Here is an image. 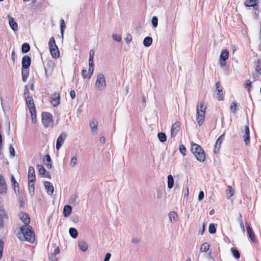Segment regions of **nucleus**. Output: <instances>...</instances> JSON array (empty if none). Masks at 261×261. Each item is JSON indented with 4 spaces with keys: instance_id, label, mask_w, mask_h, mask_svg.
<instances>
[{
    "instance_id": "nucleus-27",
    "label": "nucleus",
    "mask_w": 261,
    "mask_h": 261,
    "mask_svg": "<svg viewBox=\"0 0 261 261\" xmlns=\"http://www.w3.org/2000/svg\"><path fill=\"white\" fill-rule=\"evenodd\" d=\"M9 24L12 28V29L14 31H16L18 29L17 23L15 22L14 18L13 17H9Z\"/></svg>"
},
{
    "instance_id": "nucleus-63",
    "label": "nucleus",
    "mask_w": 261,
    "mask_h": 261,
    "mask_svg": "<svg viewBox=\"0 0 261 261\" xmlns=\"http://www.w3.org/2000/svg\"><path fill=\"white\" fill-rule=\"evenodd\" d=\"M59 252H60V249H59V247H57V248L55 249L54 252V254H55V255H56V254H57L59 253Z\"/></svg>"
},
{
    "instance_id": "nucleus-26",
    "label": "nucleus",
    "mask_w": 261,
    "mask_h": 261,
    "mask_svg": "<svg viewBox=\"0 0 261 261\" xmlns=\"http://www.w3.org/2000/svg\"><path fill=\"white\" fill-rule=\"evenodd\" d=\"M8 218L7 214L4 212H1L0 213V225L3 226L4 222L6 221Z\"/></svg>"
},
{
    "instance_id": "nucleus-7",
    "label": "nucleus",
    "mask_w": 261,
    "mask_h": 261,
    "mask_svg": "<svg viewBox=\"0 0 261 261\" xmlns=\"http://www.w3.org/2000/svg\"><path fill=\"white\" fill-rule=\"evenodd\" d=\"M95 86L99 90H102L106 87V80L102 74L99 73L97 75L95 82Z\"/></svg>"
},
{
    "instance_id": "nucleus-52",
    "label": "nucleus",
    "mask_w": 261,
    "mask_h": 261,
    "mask_svg": "<svg viewBox=\"0 0 261 261\" xmlns=\"http://www.w3.org/2000/svg\"><path fill=\"white\" fill-rule=\"evenodd\" d=\"M251 84H252V82L251 81H250L249 80H247L245 82V87L248 88V90L249 91H250L251 90Z\"/></svg>"
},
{
    "instance_id": "nucleus-48",
    "label": "nucleus",
    "mask_w": 261,
    "mask_h": 261,
    "mask_svg": "<svg viewBox=\"0 0 261 261\" xmlns=\"http://www.w3.org/2000/svg\"><path fill=\"white\" fill-rule=\"evenodd\" d=\"M28 187L30 191H32L33 192H34L35 186L34 182H31L30 179L28 180Z\"/></svg>"
},
{
    "instance_id": "nucleus-17",
    "label": "nucleus",
    "mask_w": 261,
    "mask_h": 261,
    "mask_svg": "<svg viewBox=\"0 0 261 261\" xmlns=\"http://www.w3.org/2000/svg\"><path fill=\"white\" fill-rule=\"evenodd\" d=\"M20 219L24 223L23 225H29L30 223V217L24 213H21L19 215Z\"/></svg>"
},
{
    "instance_id": "nucleus-13",
    "label": "nucleus",
    "mask_w": 261,
    "mask_h": 261,
    "mask_svg": "<svg viewBox=\"0 0 261 261\" xmlns=\"http://www.w3.org/2000/svg\"><path fill=\"white\" fill-rule=\"evenodd\" d=\"M60 102V94L59 93L55 92L51 95L50 102L54 107L58 106Z\"/></svg>"
},
{
    "instance_id": "nucleus-12",
    "label": "nucleus",
    "mask_w": 261,
    "mask_h": 261,
    "mask_svg": "<svg viewBox=\"0 0 261 261\" xmlns=\"http://www.w3.org/2000/svg\"><path fill=\"white\" fill-rule=\"evenodd\" d=\"M180 123L178 121L172 124L170 132L172 138H174L177 135L180 128Z\"/></svg>"
},
{
    "instance_id": "nucleus-60",
    "label": "nucleus",
    "mask_w": 261,
    "mask_h": 261,
    "mask_svg": "<svg viewBox=\"0 0 261 261\" xmlns=\"http://www.w3.org/2000/svg\"><path fill=\"white\" fill-rule=\"evenodd\" d=\"M70 95L72 99H74L75 97V92L74 90H71L70 92Z\"/></svg>"
},
{
    "instance_id": "nucleus-53",
    "label": "nucleus",
    "mask_w": 261,
    "mask_h": 261,
    "mask_svg": "<svg viewBox=\"0 0 261 261\" xmlns=\"http://www.w3.org/2000/svg\"><path fill=\"white\" fill-rule=\"evenodd\" d=\"M4 245V242L2 240H0V259L2 257Z\"/></svg>"
},
{
    "instance_id": "nucleus-42",
    "label": "nucleus",
    "mask_w": 261,
    "mask_h": 261,
    "mask_svg": "<svg viewBox=\"0 0 261 261\" xmlns=\"http://www.w3.org/2000/svg\"><path fill=\"white\" fill-rule=\"evenodd\" d=\"M29 72L27 70L22 69V79L23 82H25L28 77Z\"/></svg>"
},
{
    "instance_id": "nucleus-56",
    "label": "nucleus",
    "mask_w": 261,
    "mask_h": 261,
    "mask_svg": "<svg viewBox=\"0 0 261 261\" xmlns=\"http://www.w3.org/2000/svg\"><path fill=\"white\" fill-rule=\"evenodd\" d=\"M113 38L117 41H120L121 40V37L120 36H119V35H113Z\"/></svg>"
},
{
    "instance_id": "nucleus-36",
    "label": "nucleus",
    "mask_w": 261,
    "mask_h": 261,
    "mask_svg": "<svg viewBox=\"0 0 261 261\" xmlns=\"http://www.w3.org/2000/svg\"><path fill=\"white\" fill-rule=\"evenodd\" d=\"M30 113L31 114V118H32V121L33 123H35L37 120H36V109L30 110Z\"/></svg>"
},
{
    "instance_id": "nucleus-41",
    "label": "nucleus",
    "mask_w": 261,
    "mask_h": 261,
    "mask_svg": "<svg viewBox=\"0 0 261 261\" xmlns=\"http://www.w3.org/2000/svg\"><path fill=\"white\" fill-rule=\"evenodd\" d=\"M158 137L160 141L162 142H164L167 140L166 136L164 133H159L158 134Z\"/></svg>"
},
{
    "instance_id": "nucleus-8",
    "label": "nucleus",
    "mask_w": 261,
    "mask_h": 261,
    "mask_svg": "<svg viewBox=\"0 0 261 261\" xmlns=\"http://www.w3.org/2000/svg\"><path fill=\"white\" fill-rule=\"evenodd\" d=\"M89 66L88 74H85V72H87L86 69H83L82 71V75L84 79H90L93 74L94 71L93 60H89Z\"/></svg>"
},
{
    "instance_id": "nucleus-62",
    "label": "nucleus",
    "mask_w": 261,
    "mask_h": 261,
    "mask_svg": "<svg viewBox=\"0 0 261 261\" xmlns=\"http://www.w3.org/2000/svg\"><path fill=\"white\" fill-rule=\"evenodd\" d=\"M127 43L129 42L132 40V37L130 35H128L127 37L125 39Z\"/></svg>"
},
{
    "instance_id": "nucleus-35",
    "label": "nucleus",
    "mask_w": 261,
    "mask_h": 261,
    "mask_svg": "<svg viewBox=\"0 0 261 261\" xmlns=\"http://www.w3.org/2000/svg\"><path fill=\"white\" fill-rule=\"evenodd\" d=\"M169 217L170 221H175L177 218V214L175 212L172 211L169 213Z\"/></svg>"
},
{
    "instance_id": "nucleus-55",
    "label": "nucleus",
    "mask_w": 261,
    "mask_h": 261,
    "mask_svg": "<svg viewBox=\"0 0 261 261\" xmlns=\"http://www.w3.org/2000/svg\"><path fill=\"white\" fill-rule=\"evenodd\" d=\"M228 188L229 189V191L227 193V195L228 197H230L233 195V192L232 191V188L230 186H229L228 187Z\"/></svg>"
},
{
    "instance_id": "nucleus-1",
    "label": "nucleus",
    "mask_w": 261,
    "mask_h": 261,
    "mask_svg": "<svg viewBox=\"0 0 261 261\" xmlns=\"http://www.w3.org/2000/svg\"><path fill=\"white\" fill-rule=\"evenodd\" d=\"M20 231L22 234V238L19 236L21 240H25L30 243L34 242L35 233L30 225H22L20 227Z\"/></svg>"
},
{
    "instance_id": "nucleus-18",
    "label": "nucleus",
    "mask_w": 261,
    "mask_h": 261,
    "mask_svg": "<svg viewBox=\"0 0 261 261\" xmlns=\"http://www.w3.org/2000/svg\"><path fill=\"white\" fill-rule=\"evenodd\" d=\"M37 168L40 175L45 177L51 178L50 174L48 172H46V170L42 165H38Z\"/></svg>"
},
{
    "instance_id": "nucleus-64",
    "label": "nucleus",
    "mask_w": 261,
    "mask_h": 261,
    "mask_svg": "<svg viewBox=\"0 0 261 261\" xmlns=\"http://www.w3.org/2000/svg\"><path fill=\"white\" fill-rule=\"evenodd\" d=\"M253 81H257L259 79V76L257 75H253Z\"/></svg>"
},
{
    "instance_id": "nucleus-32",
    "label": "nucleus",
    "mask_w": 261,
    "mask_h": 261,
    "mask_svg": "<svg viewBox=\"0 0 261 261\" xmlns=\"http://www.w3.org/2000/svg\"><path fill=\"white\" fill-rule=\"evenodd\" d=\"M98 123L97 121L93 120L90 122V126L92 129V132H96L97 129Z\"/></svg>"
},
{
    "instance_id": "nucleus-57",
    "label": "nucleus",
    "mask_w": 261,
    "mask_h": 261,
    "mask_svg": "<svg viewBox=\"0 0 261 261\" xmlns=\"http://www.w3.org/2000/svg\"><path fill=\"white\" fill-rule=\"evenodd\" d=\"M94 51L92 49L90 50L89 51V60H93L94 56Z\"/></svg>"
},
{
    "instance_id": "nucleus-10",
    "label": "nucleus",
    "mask_w": 261,
    "mask_h": 261,
    "mask_svg": "<svg viewBox=\"0 0 261 261\" xmlns=\"http://www.w3.org/2000/svg\"><path fill=\"white\" fill-rule=\"evenodd\" d=\"M216 86V94L217 95V98L218 100H223L224 99V95L222 91V87L221 83L218 82L215 84Z\"/></svg>"
},
{
    "instance_id": "nucleus-19",
    "label": "nucleus",
    "mask_w": 261,
    "mask_h": 261,
    "mask_svg": "<svg viewBox=\"0 0 261 261\" xmlns=\"http://www.w3.org/2000/svg\"><path fill=\"white\" fill-rule=\"evenodd\" d=\"M30 179L31 182L36 181L35 172L32 166H30L28 169V180Z\"/></svg>"
},
{
    "instance_id": "nucleus-34",
    "label": "nucleus",
    "mask_w": 261,
    "mask_h": 261,
    "mask_svg": "<svg viewBox=\"0 0 261 261\" xmlns=\"http://www.w3.org/2000/svg\"><path fill=\"white\" fill-rule=\"evenodd\" d=\"M69 232L70 233V235L74 239H75L78 236V232L76 229L74 228H70L69 230Z\"/></svg>"
},
{
    "instance_id": "nucleus-45",
    "label": "nucleus",
    "mask_w": 261,
    "mask_h": 261,
    "mask_svg": "<svg viewBox=\"0 0 261 261\" xmlns=\"http://www.w3.org/2000/svg\"><path fill=\"white\" fill-rule=\"evenodd\" d=\"M179 151L182 154L183 156H185L187 153V149L185 146L183 144L179 145Z\"/></svg>"
},
{
    "instance_id": "nucleus-49",
    "label": "nucleus",
    "mask_w": 261,
    "mask_h": 261,
    "mask_svg": "<svg viewBox=\"0 0 261 261\" xmlns=\"http://www.w3.org/2000/svg\"><path fill=\"white\" fill-rule=\"evenodd\" d=\"M239 216H240V219H239V223H240V227H241V228L242 231L244 232L245 231V227H244L243 220L242 218V214L241 213H240Z\"/></svg>"
},
{
    "instance_id": "nucleus-33",
    "label": "nucleus",
    "mask_w": 261,
    "mask_h": 261,
    "mask_svg": "<svg viewBox=\"0 0 261 261\" xmlns=\"http://www.w3.org/2000/svg\"><path fill=\"white\" fill-rule=\"evenodd\" d=\"M210 247V245L208 243H203L200 247V251L201 252H206L207 251Z\"/></svg>"
},
{
    "instance_id": "nucleus-61",
    "label": "nucleus",
    "mask_w": 261,
    "mask_h": 261,
    "mask_svg": "<svg viewBox=\"0 0 261 261\" xmlns=\"http://www.w3.org/2000/svg\"><path fill=\"white\" fill-rule=\"evenodd\" d=\"M111 255L110 253H107L105 255L104 261H109L111 257Z\"/></svg>"
},
{
    "instance_id": "nucleus-59",
    "label": "nucleus",
    "mask_w": 261,
    "mask_h": 261,
    "mask_svg": "<svg viewBox=\"0 0 261 261\" xmlns=\"http://www.w3.org/2000/svg\"><path fill=\"white\" fill-rule=\"evenodd\" d=\"M16 58V55L15 54L14 50H13L12 51V54H11V59H12V61H13V63L15 62Z\"/></svg>"
},
{
    "instance_id": "nucleus-4",
    "label": "nucleus",
    "mask_w": 261,
    "mask_h": 261,
    "mask_svg": "<svg viewBox=\"0 0 261 261\" xmlns=\"http://www.w3.org/2000/svg\"><path fill=\"white\" fill-rule=\"evenodd\" d=\"M24 98L25 100L26 105L28 106L29 110L36 109L34 104V100L31 95L27 86H25L24 91Z\"/></svg>"
},
{
    "instance_id": "nucleus-15",
    "label": "nucleus",
    "mask_w": 261,
    "mask_h": 261,
    "mask_svg": "<svg viewBox=\"0 0 261 261\" xmlns=\"http://www.w3.org/2000/svg\"><path fill=\"white\" fill-rule=\"evenodd\" d=\"M31 58L26 55L23 56L22 59V69L27 70L31 65Z\"/></svg>"
},
{
    "instance_id": "nucleus-47",
    "label": "nucleus",
    "mask_w": 261,
    "mask_h": 261,
    "mask_svg": "<svg viewBox=\"0 0 261 261\" xmlns=\"http://www.w3.org/2000/svg\"><path fill=\"white\" fill-rule=\"evenodd\" d=\"M237 103L235 102H232L230 105V110L233 113L235 114L237 111Z\"/></svg>"
},
{
    "instance_id": "nucleus-38",
    "label": "nucleus",
    "mask_w": 261,
    "mask_h": 261,
    "mask_svg": "<svg viewBox=\"0 0 261 261\" xmlns=\"http://www.w3.org/2000/svg\"><path fill=\"white\" fill-rule=\"evenodd\" d=\"M30 50V45L28 43H23L22 45L21 50L23 53H27L29 52Z\"/></svg>"
},
{
    "instance_id": "nucleus-44",
    "label": "nucleus",
    "mask_w": 261,
    "mask_h": 261,
    "mask_svg": "<svg viewBox=\"0 0 261 261\" xmlns=\"http://www.w3.org/2000/svg\"><path fill=\"white\" fill-rule=\"evenodd\" d=\"M66 28V25L65 23V21L63 19H61L60 20V28H61V33L62 36H63L64 30Z\"/></svg>"
},
{
    "instance_id": "nucleus-16",
    "label": "nucleus",
    "mask_w": 261,
    "mask_h": 261,
    "mask_svg": "<svg viewBox=\"0 0 261 261\" xmlns=\"http://www.w3.org/2000/svg\"><path fill=\"white\" fill-rule=\"evenodd\" d=\"M7 191L6 184L3 176L0 175V194H5Z\"/></svg>"
},
{
    "instance_id": "nucleus-58",
    "label": "nucleus",
    "mask_w": 261,
    "mask_h": 261,
    "mask_svg": "<svg viewBox=\"0 0 261 261\" xmlns=\"http://www.w3.org/2000/svg\"><path fill=\"white\" fill-rule=\"evenodd\" d=\"M204 198V193L203 191H200L198 195V200L199 201L202 200Z\"/></svg>"
},
{
    "instance_id": "nucleus-40",
    "label": "nucleus",
    "mask_w": 261,
    "mask_h": 261,
    "mask_svg": "<svg viewBox=\"0 0 261 261\" xmlns=\"http://www.w3.org/2000/svg\"><path fill=\"white\" fill-rule=\"evenodd\" d=\"M231 251L233 254V256L237 259H238L240 257V254L239 251L235 248H231Z\"/></svg>"
},
{
    "instance_id": "nucleus-3",
    "label": "nucleus",
    "mask_w": 261,
    "mask_h": 261,
    "mask_svg": "<svg viewBox=\"0 0 261 261\" xmlns=\"http://www.w3.org/2000/svg\"><path fill=\"white\" fill-rule=\"evenodd\" d=\"M206 107L203 102H201L197 106L196 109V121L199 126H201L204 121Z\"/></svg>"
},
{
    "instance_id": "nucleus-24",
    "label": "nucleus",
    "mask_w": 261,
    "mask_h": 261,
    "mask_svg": "<svg viewBox=\"0 0 261 261\" xmlns=\"http://www.w3.org/2000/svg\"><path fill=\"white\" fill-rule=\"evenodd\" d=\"M246 229H247V233H248L249 238H250V239L253 242H255L256 238H255V234H254L252 229L251 228V227L249 226V225H247Z\"/></svg>"
},
{
    "instance_id": "nucleus-31",
    "label": "nucleus",
    "mask_w": 261,
    "mask_h": 261,
    "mask_svg": "<svg viewBox=\"0 0 261 261\" xmlns=\"http://www.w3.org/2000/svg\"><path fill=\"white\" fill-rule=\"evenodd\" d=\"M152 43V38L150 37H146L143 40V44L145 46L148 47Z\"/></svg>"
},
{
    "instance_id": "nucleus-43",
    "label": "nucleus",
    "mask_w": 261,
    "mask_h": 261,
    "mask_svg": "<svg viewBox=\"0 0 261 261\" xmlns=\"http://www.w3.org/2000/svg\"><path fill=\"white\" fill-rule=\"evenodd\" d=\"M208 231L210 233L213 234L216 232V228L214 223H211L209 225Z\"/></svg>"
},
{
    "instance_id": "nucleus-5",
    "label": "nucleus",
    "mask_w": 261,
    "mask_h": 261,
    "mask_svg": "<svg viewBox=\"0 0 261 261\" xmlns=\"http://www.w3.org/2000/svg\"><path fill=\"white\" fill-rule=\"evenodd\" d=\"M42 122L45 128H47L51 125L53 123V116L52 115L46 112H43L41 115Z\"/></svg>"
},
{
    "instance_id": "nucleus-6",
    "label": "nucleus",
    "mask_w": 261,
    "mask_h": 261,
    "mask_svg": "<svg viewBox=\"0 0 261 261\" xmlns=\"http://www.w3.org/2000/svg\"><path fill=\"white\" fill-rule=\"evenodd\" d=\"M56 64L53 60H48L44 65V70L45 75L47 77L50 76L53 74Z\"/></svg>"
},
{
    "instance_id": "nucleus-30",
    "label": "nucleus",
    "mask_w": 261,
    "mask_h": 261,
    "mask_svg": "<svg viewBox=\"0 0 261 261\" xmlns=\"http://www.w3.org/2000/svg\"><path fill=\"white\" fill-rule=\"evenodd\" d=\"M48 46H49V49H51V48H55L58 47L57 45L56 44V42H55V38H54V37H51L50 38V39L49 40V42H48Z\"/></svg>"
},
{
    "instance_id": "nucleus-14",
    "label": "nucleus",
    "mask_w": 261,
    "mask_h": 261,
    "mask_svg": "<svg viewBox=\"0 0 261 261\" xmlns=\"http://www.w3.org/2000/svg\"><path fill=\"white\" fill-rule=\"evenodd\" d=\"M224 139V134L221 135L217 140L214 147V152L218 153L221 147L222 143Z\"/></svg>"
},
{
    "instance_id": "nucleus-9",
    "label": "nucleus",
    "mask_w": 261,
    "mask_h": 261,
    "mask_svg": "<svg viewBox=\"0 0 261 261\" xmlns=\"http://www.w3.org/2000/svg\"><path fill=\"white\" fill-rule=\"evenodd\" d=\"M229 53L228 50L223 49L221 51L219 61L221 67H224L226 65V61L229 58Z\"/></svg>"
},
{
    "instance_id": "nucleus-29",
    "label": "nucleus",
    "mask_w": 261,
    "mask_h": 261,
    "mask_svg": "<svg viewBox=\"0 0 261 261\" xmlns=\"http://www.w3.org/2000/svg\"><path fill=\"white\" fill-rule=\"evenodd\" d=\"M255 70L261 76V59H258L255 62Z\"/></svg>"
},
{
    "instance_id": "nucleus-46",
    "label": "nucleus",
    "mask_w": 261,
    "mask_h": 261,
    "mask_svg": "<svg viewBox=\"0 0 261 261\" xmlns=\"http://www.w3.org/2000/svg\"><path fill=\"white\" fill-rule=\"evenodd\" d=\"M11 180V182H12V183L13 184V187H14V189L15 191H16V188L19 189V184L16 181V180H15V178L14 177V176L12 175Z\"/></svg>"
},
{
    "instance_id": "nucleus-22",
    "label": "nucleus",
    "mask_w": 261,
    "mask_h": 261,
    "mask_svg": "<svg viewBox=\"0 0 261 261\" xmlns=\"http://www.w3.org/2000/svg\"><path fill=\"white\" fill-rule=\"evenodd\" d=\"M44 185L47 194L49 195H51L53 194L54 188L51 182L49 181H45Z\"/></svg>"
},
{
    "instance_id": "nucleus-23",
    "label": "nucleus",
    "mask_w": 261,
    "mask_h": 261,
    "mask_svg": "<svg viewBox=\"0 0 261 261\" xmlns=\"http://www.w3.org/2000/svg\"><path fill=\"white\" fill-rule=\"evenodd\" d=\"M44 164L48 169H51L52 167L51 160L50 156L48 154L45 155L43 159Z\"/></svg>"
},
{
    "instance_id": "nucleus-25",
    "label": "nucleus",
    "mask_w": 261,
    "mask_h": 261,
    "mask_svg": "<svg viewBox=\"0 0 261 261\" xmlns=\"http://www.w3.org/2000/svg\"><path fill=\"white\" fill-rule=\"evenodd\" d=\"M49 51L53 58L57 59L60 57V51L58 47L50 49Z\"/></svg>"
},
{
    "instance_id": "nucleus-37",
    "label": "nucleus",
    "mask_w": 261,
    "mask_h": 261,
    "mask_svg": "<svg viewBox=\"0 0 261 261\" xmlns=\"http://www.w3.org/2000/svg\"><path fill=\"white\" fill-rule=\"evenodd\" d=\"M79 247L83 251H86L88 249L87 244L84 241H81L79 243Z\"/></svg>"
},
{
    "instance_id": "nucleus-28",
    "label": "nucleus",
    "mask_w": 261,
    "mask_h": 261,
    "mask_svg": "<svg viewBox=\"0 0 261 261\" xmlns=\"http://www.w3.org/2000/svg\"><path fill=\"white\" fill-rule=\"evenodd\" d=\"M71 207L69 205L64 206L63 208V215L65 217H68L71 213Z\"/></svg>"
},
{
    "instance_id": "nucleus-51",
    "label": "nucleus",
    "mask_w": 261,
    "mask_h": 261,
    "mask_svg": "<svg viewBox=\"0 0 261 261\" xmlns=\"http://www.w3.org/2000/svg\"><path fill=\"white\" fill-rule=\"evenodd\" d=\"M151 22L153 27L156 28L158 23V18L155 16H153L152 18Z\"/></svg>"
},
{
    "instance_id": "nucleus-39",
    "label": "nucleus",
    "mask_w": 261,
    "mask_h": 261,
    "mask_svg": "<svg viewBox=\"0 0 261 261\" xmlns=\"http://www.w3.org/2000/svg\"><path fill=\"white\" fill-rule=\"evenodd\" d=\"M174 184V180L172 176L171 175H169L168 176V187L169 189H171Z\"/></svg>"
},
{
    "instance_id": "nucleus-20",
    "label": "nucleus",
    "mask_w": 261,
    "mask_h": 261,
    "mask_svg": "<svg viewBox=\"0 0 261 261\" xmlns=\"http://www.w3.org/2000/svg\"><path fill=\"white\" fill-rule=\"evenodd\" d=\"M243 139L246 145L250 144L249 128L248 126H245Z\"/></svg>"
},
{
    "instance_id": "nucleus-21",
    "label": "nucleus",
    "mask_w": 261,
    "mask_h": 261,
    "mask_svg": "<svg viewBox=\"0 0 261 261\" xmlns=\"http://www.w3.org/2000/svg\"><path fill=\"white\" fill-rule=\"evenodd\" d=\"M258 1L257 0H246L244 2V6L246 7H252L256 9L258 7Z\"/></svg>"
},
{
    "instance_id": "nucleus-11",
    "label": "nucleus",
    "mask_w": 261,
    "mask_h": 261,
    "mask_svg": "<svg viewBox=\"0 0 261 261\" xmlns=\"http://www.w3.org/2000/svg\"><path fill=\"white\" fill-rule=\"evenodd\" d=\"M67 137V134L65 132H62L60 134L56 142V149L59 150L63 144L66 138Z\"/></svg>"
},
{
    "instance_id": "nucleus-54",
    "label": "nucleus",
    "mask_w": 261,
    "mask_h": 261,
    "mask_svg": "<svg viewBox=\"0 0 261 261\" xmlns=\"http://www.w3.org/2000/svg\"><path fill=\"white\" fill-rule=\"evenodd\" d=\"M9 151L11 156H14L15 155V150L12 145L9 146Z\"/></svg>"
},
{
    "instance_id": "nucleus-50",
    "label": "nucleus",
    "mask_w": 261,
    "mask_h": 261,
    "mask_svg": "<svg viewBox=\"0 0 261 261\" xmlns=\"http://www.w3.org/2000/svg\"><path fill=\"white\" fill-rule=\"evenodd\" d=\"M77 163V159L76 156H73L70 162V165L72 167H74L75 165H76Z\"/></svg>"
},
{
    "instance_id": "nucleus-2",
    "label": "nucleus",
    "mask_w": 261,
    "mask_h": 261,
    "mask_svg": "<svg viewBox=\"0 0 261 261\" xmlns=\"http://www.w3.org/2000/svg\"><path fill=\"white\" fill-rule=\"evenodd\" d=\"M191 150L198 161L202 162L205 161V154L204 151L199 145L192 142Z\"/></svg>"
}]
</instances>
